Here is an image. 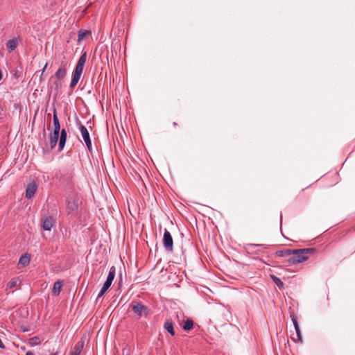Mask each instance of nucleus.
Masks as SVG:
<instances>
[{
	"label": "nucleus",
	"instance_id": "7ed1b4c3",
	"mask_svg": "<svg viewBox=\"0 0 355 355\" xmlns=\"http://www.w3.org/2000/svg\"><path fill=\"white\" fill-rule=\"evenodd\" d=\"M87 61V52L85 51L83 53L81 56L78 60V62L76 64V66L72 73V78L70 83V87L73 88L74 87L77 83H78L81 75L83 71L84 66Z\"/></svg>",
	"mask_w": 355,
	"mask_h": 355
},
{
	"label": "nucleus",
	"instance_id": "b1692460",
	"mask_svg": "<svg viewBox=\"0 0 355 355\" xmlns=\"http://www.w3.org/2000/svg\"><path fill=\"white\" fill-rule=\"evenodd\" d=\"M66 75V71L64 68H60L55 73V76L58 80L64 78Z\"/></svg>",
	"mask_w": 355,
	"mask_h": 355
},
{
	"label": "nucleus",
	"instance_id": "393cba45",
	"mask_svg": "<svg viewBox=\"0 0 355 355\" xmlns=\"http://www.w3.org/2000/svg\"><path fill=\"white\" fill-rule=\"evenodd\" d=\"M107 290V288H105V287L103 286L97 295L96 301H98L101 297H102Z\"/></svg>",
	"mask_w": 355,
	"mask_h": 355
},
{
	"label": "nucleus",
	"instance_id": "cd10ccee",
	"mask_svg": "<svg viewBox=\"0 0 355 355\" xmlns=\"http://www.w3.org/2000/svg\"><path fill=\"white\" fill-rule=\"evenodd\" d=\"M0 348L1 349H5L6 348L4 344L3 343V342L1 341V339H0Z\"/></svg>",
	"mask_w": 355,
	"mask_h": 355
},
{
	"label": "nucleus",
	"instance_id": "412c9836",
	"mask_svg": "<svg viewBox=\"0 0 355 355\" xmlns=\"http://www.w3.org/2000/svg\"><path fill=\"white\" fill-rule=\"evenodd\" d=\"M53 131L59 132L60 131V125L59 122V119L55 114L53 115Z\"/></svg>",
	"mask_w": 355,
	"mask_h": 355
},
{
	"label": "nucleus",
	"instance_id": "2eb2a0df",
	"mask_svg": "<svg viewBox=\"0 0 355 355\" xmlns=\"http://www.w3.org/2000/svg\"><path fill=\"white\" fill-rule=\"evenodd\" d=\"M67 140V130L63 128L61 130V135L60 138V142H59V150H63L65 146V142Z\"/></svg>",
	"mask_w": 355,
	"mask_h": 355
},
{
	"label": "nucleus",
	"instance_id": "9b49d317",
	"mask_svg": "<svg viewBox=\"0 0 355 355\" xmlns=\"http://www.w3.org/2000/svg\"><path fill=\"white\" fill-rule=\"evenodd\" d=\"M30 261L31 255L28 253L24 254L19 259L18 268H21L27 266L30 263Z\"/></svg>",
	"mask_w": 355,
	"mask_h": 355
},
{
	"label": "nucleus",
	"instance_id": "c756f323",
	"mask_svg": "<svg viewBox=\"0 0 355 355\" xmlns=\"http://www.w3.org/2000/svg\"><path fill=\"white\" fill-rule=\"evenodd\" d=\"M2 78H3V74H2L1 70L0 69V80H1Z\"/></svg>",
	"mask_w": 355,
	"mask_h": 355
},
{
	"label": "nucleus",
	"instance_id": "9d476101",
	"mask_svg": "<svg viewBox=\"0 0 355 355\" xmlns=\"http://www.w3.org/2000/svg\"><path fill=\"white\" fill-rule=\"evenodd\" d=\"M37 190V185L35 183H30L27 185L26 189V198L31 199L35 195Z\"/></svg>",
	"mask_w": 355,
	"mask_h": 355
},
{
	"label": "nucleus",
	"instance_id": "20e7f679",
	"mask_svg": "<svg viewBox=\"0 0 355 355\" xmlns=\"http://www.w3.org/2000/svg\"><path fill=\"white\" fill-rule=\"evenodd\" d=\"M131 309L139 318H147L148 315V309L145 305L138 302H132L131 304Z\"/></svg>",
	"mask_w": 355,
	"mask_h": 355
},
{
	"label": "nucleus",
	"instance_id": "aec40b11",
	"mask_svg": "<svg viewBox=\"0 0 355 355\" xmlns=\"http://www.w3.org/2000/svg\"><path fill=\"white\" fill-rule=\"evenodd\" d=\"M270 277L274 283L277 286V287L279 289H283L284 288V282L279 277L275 275H270Z\"/></svg>",
	"mask_w": 355,
	"mask_h": 355
},
{
	"label": "nucleus",
	"instance_id": "4be33fe9",
	"mask_svg": "<svg viewBox=\"0 0 355 355\" xmlns=\"http://www.w3.org/2000/svg\"><path fill=\"white\" fill-rule=\"evenodd\" d=\"M90 33H91V32L89 31H85V30L80 29L78 31V42L82 41L87 35H89Z\"/></svg>",
	"mask_w": 355,
	"mask_h": 355
},
{
	"label": "nucleus",
	"instance_id": "f8f14e48",
	"mask_svg": "<svg viewBox=\"0 0 355 355\" xmlns=\"http://www.w3.org/2000/svg\"><path fill=\"white\" fill-rule=\"evenodd\" d=\"M59 134H60L59 132H56V131L51 132L50 135H49V140H50V146H51V149L54 148L56 146L58 140L59 138Z\"/></svg>",
	"mask_w": 355,
	"mask_h": 355
},
{
	"label": "nucleus",
	"instance_id": "1a4fd4ad",
	"mask_svg": "<svg viewBox=\"0 0 355 355\" xmlns=\"http://www.w3.org/2000/svg\"><path fill=\"white\" fill-rule=\"evenodd\" d=\"M20 42L19 37H13L6 42V47L9 52L13 51L19 45Z\"/></svg>",
	"mask_w": 355,
	"mask_h": 355
},
{
	"label": "nucleus",
	"instance_id": "a211bd4d",
	"mask_svg": "<svg viewBox=\"0 0 355 355\" xmlns=\"http://www.w3.org/2000/svg\"><path fill=\"white\" fill-rule=\"evenodd\" d=\"M290 254H291V250H289V249L279 250L275 252L276 256L284 258L285 261H286V262H287V259H288Z\"/></svg>",
	"mask_w": 355,
	"mask_h": 355
},
{
	"label": "nucleus",
	"instance_id": "f3484780",
	"mask_svg": "<svg viewBox=\"0 0 355 355\" xmlns=\"http://www.w3.org/2000/svg\"><path fill=\"white\" fill-rule=\"evenodd\" d=\"M62 286V281L58 280L54 283L52 293L54 295L58 296L60 295Z\"/></svg>",
	"mask_w": 355,
	"mask_h": 355
},
{
	"label": "nucleus",
	"instance_id": "c85d7f7f",
	"mask_svg": "<svg viewBox=\"0 0 355 355\" xmlns=\"http://www.w3.org/2000/svg\"><path fill=\"white\" fill-rule=\"evenodd\" d=\"M26 355H35L32 352L28 351L26 353Z\"/></svg>",
	"mask_w": 355,
	"mask_h": 355
},
{
	"label": "nucleus",
	"instance_id": "423d86ee",
	"mask_svg": "<svg viewBox=\"0 0 355 355\" xmlns=\"http://www.w3.org/2000/svg\"><path fill=\"white\" fill-rule=\"evenodd\" d=\"M261 246V245L248 243L245 246V250L248 254L262 255L264 251L260 248Z\"/></svg>",
	"mask_w": 355,
	"mask_h": 355
},
{
	"label": "nucleus",
	"instance_id": "6ab92c4d",
	"mask_svg": "<svg viewBox=\"0 0 355 355\" xmlns=\"http://www.w3.org/2000/svg\"><path fill=\"white\" fill-rule=\"evenodd\" d=\"M115 274H116L115 267L114 266L110 267L106 281H108L109 282L112 284V282L115 277Z\"/></svg>",
	"mask_w": 355,
	"mask_h": 355
},
{
	"label": "nucleus",
	"instance_id": "2f4dec72",
	"mask_svg": "<svg viewBox=\"0 0 355 355\" xmlns=\"http://www.w3.org/2000/svg\"><path fill=\"white\" fill-rule=\"evenodd\" d=\"M74 34H75V33H73V35H74ZM69 35H70V37H71L72 33H69Z\"/></svg>",
	"mask_w": 355,
	"mask_h": 355
},
{
	"label": "nucleus",
	"instance_id": "bb28decb",
	"mask_svg": "<svg viewBox=\"0 0 355 355\" xmlns=\"http://www.w3.org/2000/svg\"><path fill=\"white\" fill-rule=\"evenodd\" d=\"M112 283L109 282L108 281H106L104 282L103 286L105 287V288L109 289V288L111 286Z\"/></svg>",
	"mask_w": 355,
	"mask_h": 355
},
{
	"label": "nucleus",
	"instance_id": "0eeeda50",
	"mask_svg": "<svg viewBox=\"0 0 355 355\" xmlns=\"http://www.w3.org/2000/svg\"><path fill=\"white\" fill-rule=\"evenodd\" d=\"M80 130L83 137V139L89 150L92 148V142L89 137V132L85 126L80 125Z\"/></svg>",
	"mask_w": 355,
	"mask_h": 355
},
{
	"label": "nucleus",
	"instance_id": "6e6552de",
	"mask_svg": "<svg viewBox=\"0 0 355 355\" xmlns=\"http://www.w3.org/2000/svg\"><path fill=\"white\" fill-rule=\"evenodd\" d=\"M84 345L85 341L84 339L82 338L80 340H78L76 343V344L71 351L70 355H79L84 347Z\"/></svg>",
	"mask_w": 355,
	"mask_h": 355
},
{
	"label": "nucleus",
	"instance_id": "ddd939ff",
	"mask_svg": "<svg viewBox=\"0 0 355 355\" xmlns=\"http://www.w3.org/2000/svg\"><path fill=\"white\" fill-rule=\"evenodd\" d=\"M53 218L51 216H47L43 220L42 228L44 230L49 231V230H51V229L53 226Z\"/></svg>",
	"mask_w": 355,
	"mask_h": 355
},
{
	"label": "nucleus",
	"instance_id": "39448f33",
	"mask_svg": "<svg viewBox=\"0 0 355 355\" xmlns=\"http://www.w3.org/2000/svg\"><path fill=\"white\" fill-rule=\"evenodd\" d=\"M163 246L168 252H173V237L167 229L164 230L163 239Z\"/></svg>",
	"mask_w": 355,
	"mask_h": 355
},
{
	"label": "nucleus",
	"instance_id": "a878e982",
	"mask_svg": "<svg viewBox=\"0 0 355 355\" xmlns=\"http://www.w3.org/2000/svg\"><path fill=\"white\" fill-rule=\"evenodd\" d=\"M16 284H17V282L16 281H10L8 283V287H9L10 288H14L16 286Z\"/></svg>",
	"mask_w": 355,
	"mask_h": 355
},
{
	"label": "nucleus",
	"instance_id": "7c9ffc66",
	"mask_svg": "<svg viewBox=\"0 0 355 355\" xmlns=\"http://www.w3.org/2000/svg\"><path fill=\"white\" fill-rule=\"evenodd\" d=\"M173 125L176 128L178 126V123L176 122H173Z\"/></svg>",
	"mask_w": 355,
	"mask_h": 355
},
{
	"label": "nucleus",
	"instance_id": "f03ea898",
	"mask_svg": "<svg viewBox=\"0 0 355 355\" xmlns=\"http://www.w3.org/2000/svg\"><path fill=\"white\" fill-rule=\"evenodd\" d=\"M315 252V248H303L291 250V254L287 259L289 264H297L306 261L309 256Z\"/></svg>",
	"mask_w": 355,
	"mask_h": 355
},
{
	"label": "nucleus",
	"instance_id": "473e14b6",
	"mask_svg": "<svg viewBox=\"0 0 355 355\" xmlns=\"http://www.w3.org/2000/svg\"><path fill=\"white\" fill-rule=\"evenodd\" d=\"M53 355H57V354H53Z\"/></svg>",
	"mask_w": 355,
	"mask_h": 355
},
{
	"label": "nucleus",
	"instance_id": "4468645a",
	"mask_svg": "<svg viewBox=\"0 0 355 355\" xmlns=\"http://www.w3.org/2000/svg\"><path fill=\"white\" fill-rule=\"evenodd\" d=\"M291 320H292L293 324L294 325L295 330L296 331V334H297L298 340H300V342H302V335H301V332H300V327H299V324H298V322H297V318L295 315H292L291 316Z\"/></svg>",
	"mask_w": 355,
	"mask_h": 355
},
{
	"label": "nucleus",
	"instance_id": "dca6fc26",
	"mask_svg": "<svg viewBox=\"0 0 355 355\" xmlns=\"http://www.w3.org/2000/svg\"><path fill=\"white\" fill-rule=\"evenodd\" d=\"M164 328L171 335L175 336V333L173 329V324L171 320H166L164 324Z\"/></svg>",
	"mask_w": 355,
	"mask_h": 355
},
{
	"label": "nucleus",
	"instance_id": "5701e85b",
	"mask_svg": "<svg viewBox=\"0 0 355 355\" xmlns=\"http://www.w3.org/2000/svg\"><path fill=\"white\" fill-rule=\"evenodd\" d=\"M193 321L191 319H187L185 320L183 325V329L184 331H189L193 328Z\"/></svg>",
	"mask_w": 355,
	"mask_h": 355
},
{
	"label": "nucleus",
	"instance_id": "f257e3e1",
	"mask_svg": "<svg viewBox=\"0 0 355 355\" xmlns=\"http://www.w3.org/2000/svg\"><path fill=\"white\" fill-rule=\"evenodd\" d=\"M80 168V160H72L70 173H68V217L82 223L87 219V209L84 203L80 189L69 186V182L73 183L77 172Z\"/></svg>",
	"mask_w": 355,
	"mask_h": 355
}]
</instances>
